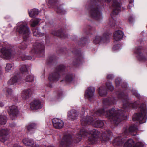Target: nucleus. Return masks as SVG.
<instances>
[{
    "mask_svg": "<svg viewBox=\"0 0 147 147\" xmlns=\"http://www.w3.org/2000/svg\"><path fill=\"white\" fill-rule=\"evenodd\" d=\"M113 108L111 110L107 111L106 108L99 109L95 113L94 115L98 116L103 115L107 117H109L111 121H113L116 124H117L121 120H123L126 118V116L124 115V112L121 110H119L114 111Z\"/></svg>",
    "mask_w": 147,
    "mask_h": 147,
    "instance_id": "nucleus-1",
    "label": "nucleus"
},
{
    "mask_svg": "<svg viewBox=\"0 0 147 147\" xmlns=\"http://www.w3.org/2000/svg\"><path fill=\"white\" fill-rule=\"evenodd\" d=\"M81 121L82 124L83 125L87 124H91L94 127L100 128L104 125L102 121L96 119H94L92 117L90 116H88L85 118H82Z\"/></svg>",
    "mask_w": 147,
    "mask_h": 147,
    "instance_id": "nucleus-2",
    "label": "nucleus"
},
{
    "mask_svg": "<svg viewBox=\"0 0 147 147\" xmlns=\"http://www.w3.org/2000/svg\"><path fill=\"white\" fill-rule=\"evenodd\" d=\"M121 4L117 0L113 1V11L111 15L112 18L110 19L108 22L109 24L111 27H113L115 25V19H114L113 17H114V15H117L121 11Z\"/></svg>",
    "mask_w": 147,
    "mask_h": 147,
    "instance_id": "nucleus-3",
    "label": "nucleus"
},
{
    "mask_svg": "<svg viewBox=\"0 0 147 147\" xmlns=\"http://www.w3.org/2000/svg\"><path fill=\"white\" fill-rule=\"evenodd\" d=\"M146 110L144 108L141 107L138 109V113L135 114L132 119L134 121H139L140 123H145L147 119Z\"/></svg>",
    "mask_w": 147,
    "mask_h": 147,
    "instance_id": "nucleus-4",
    "label": "nucleus"
},
{
    "mask_svg": "<svg viewBox=\"0 0 147 147\" xmlns=\"http://www.w3.org/2000/svg\"><path fill=\"white\" fill-rule=\"evenodd\" d=\"M17 30L20 34L23 35L24 40L29 37L30 33L29 28L27 24L22 22L18 24Z\"/></svg>",
    "mask_w": 147,
    "mask_h": 147,
    "instance_id": "nucleus-5",
    "label": "nucleus"
},
{
    "mask_svg": "<svg viewBox=\"0 0 147 147\" xmlns=\"http://www.w3.org/2000/svg\"><path fill=\"white\" fill-rule=\"evenodd\" d=\"M86 7L90 11V13L92 18L97 20L102 18V13L98 8L96 4L91 6L89 8L87 6Z\"/></svg>",
    "mask_w": 147,
    "mask_h": 147,
    "instance_id": "nucleus-6",
    "label": "nucleus"
},
{
    "mask_svg": "<svg viewBox=\"0 0 147 147\" xmlns=\"http://www.w3.org/2000/svg\"><path fill=\"white\" fill-rule=\"evenodd\" d=\"M28 66L25 65H21V71L23 74V76L25 81L26 82H32L34 80L33 75L29 74L28 70Z\"/></svg>",
    "mask_w": 147,
    "mask_h": 147,
    "instance_id": "nucleus-7",
    "label": "nucleus"
},
{
    "mask_svg": "<svg viewBox=\"0 0 147 147\" xmlns=\"http://www.w3.org/2000/svg\"><path fill=\"white\" fill-rule=\"evenodd\" d=\"M44 51L45 46L43 43L36 42L33 44V49L31 51V53L32 54H37L44 53Z\"/></svg>",
    "mask_w": 147,
    "mask_h": 147,
    "instance_id": "nucleus-8",
    "label": "nucleus"
},
{
    "mask_svg": "<svg viewBox=\"0 0 147 147\" xmlns=\"http://www.w3.org/2000/svg\"><path fill=\"white\" fill-rule=\"evenodd\" d=\"M90 134L92 136L88 139L89 141L92 144H96L97 138L100 134V132L97 129H94L90 131Z\"/></svg>",
    "mask_w": 147,
    "mask_h": 147,
    "instance_id": "nucleus-9",
    "label": "nucleus"
},
{
    "mask_svg": "<svg viewBox=\"0 0 147 147\" xmlns=\"http://www.w3.org/2000/svg\"><path fill=\"white\" fill-rule=\"evenodd\" d=\"M7 111L11 118L13 119L18 113V108L15 105L10 106L7 109Z\"/></svg>",
    "mask_w": 147,
    "mask_h": 147,
    "instance_id": "nucleus-10",
    "label": "nucleus"
},
{
    "mask_svg": "<svg viewBox=\"0 0 147 147\" xmlns=\"http://www.w3.org/2000/svg\"><path fill=\"white\" fill-rule=\"evenodd\" d=\"M64 69V67L63 65L60 66L58 68V72L52 75H50L49 77V79L51 81H56L59 80V73L63 71Z\"/></svg>",
    "mask_w": 147,
    "mask_h": 147,
    "instance_id": "nucleus-11",
    "label": "nucleus"
},
{
    "mask_svg": "<svg viewBox=\"0 0 147 147\" xmlns=\"http://www.w3.org/2000/svg\"><path fill=\"white\" fill-rule=\"evenodd\" d=\"M100 139L102 142L104 143L109 140L111 138L112 134L110 130L106 131L101 133Z\"/></svg>",
    "mask_w": 147,
    "mask_h": 147,
    "instance_id": "nucleus-12",
    "label": "nucleus"
},
{
    "mask_svg": "<svg viewBox=\"0 0 147 147\" xmlns=\"http://www.w3.org/2000/svg\"><path fill=\"white\" fill-rule=\"evenodd\" d=\"M72 140L70 135L65 136L60 143V147H64L65 146H70L69 144L72 141Z\"/></svg>",
    "mask_w": 147,
    "mask_h": 147,
    "instance_id": "nucleus-13",
    "label": "nucleus"
},
{
    "mask_svg": "<svg viewBox=\"0 0 147 147\" xmlns=\"http://www.w3.org/2000/svg\"><path fill=\"white\" fill-rule=\"evenodd\" d=\"M109 35L107 34L105 36H104L103 38H101L100 36H97L94 39L93 42L95 44H99L101 41L103 40L105 42L106 41H109Z\"/></svg>",
    "mask_w": 147,
    "mask_h": 147,
    "instance_id": "nucleus-14",
    "label": "nucleus"
},
{
    "mask_svg": "<svg viewBox=\"0 0 147 147\" xmlns=\"http://www.w3.org/2000/svg\"><path fill=\"white\" fill-rule=\"evenodd\" d=\"M53 125L55 128L61 129L64 126V123L61 120L57 118L53 119L52 120Z\"/></svg>",
    "mask_w": 147,
    "mask_h": 147,
    "instance_id": "nucleus-15",
    "label": "nucleus"
},
{
    "mask_svg": "<svg viewBox=\"0 0 147 147\" xmlns=\"http://www.w3.org/2000/svg\"><path fill=\"white\" fill-rule=\"evenodd\" d=\"M95 88L92 87H89L85 92V96L86 98L90 99L94 95Z\"/></svg>",
    "mask_w": 147,
    "mask_h": 147,
    "instance_id": "nucleus-16",
    "label": "nucleus"
},
{
    "mask_svg": "<svg viewBox=\"0 0 147 147\" xmlns=\"http://www.w3.org/2000/svg\"><path fill=\"white\" fill-rule=\"evenodd\" d=\"M124 34L123 32L121 30L116 31L113 34V39L116 41H119L122 38Z\"/></svg>",
    "mask_w": 147,
    "mask_h": 147,
    "instance_id": "nucleus-17",
    "label": "nucleus"
},
{
    "mask_svg": "<svg viewBox=\"0 0 147 147\" xmlns=\"http://www.w3.org/2000/svg\"><path fill=\"white\" fill-rule=\"evenodd\" d=\"M0 136L2 141L7 140L9 137L8 130L5 129H2L0 131Z\"/></svg>",
    "mask_w": 147,
    "mask_h": 147,
    "instance_id": "nucleus-18",
    "label": "nucleus"
},
{
    "mask_svg": "<svg viewBox=\"0 0 147 147\" xmlns=\"http://www.w3.org/2000/svg\"><path fill=\"white\" fill-rule=\"evenodd\" d=\"M42 105L40 102L38 100H35L30 104V108L32 110H37L41 109Z\"/></svg>",
    "mask_w": 147,
    "mask_h": 147,
    "instance_id": "nucleus-19",
    "label": "nucleus"
},
{
    "mask_svg": "<svg viewBox=\"0 0 147 147\" xmlns=\"http://www.w3.org/2000/svg\"><path fill=\"white\" fill-rule=\"evenodd\" d=\"M32 93L30 89L25 90L23 91L21 94V97L24 99H28Z\"/></svg>",
    "mask_w": 147,
    "mask_h": 147,
    "instance_id": "nucleus-20",
    "label": "nucleus"
},
{
    "mask_svg": "<svg viewBox=\"0 0 147 147\" xmlns=\"http://www.w3.org/2000/svg\"><path fill=\"white\" fill-rule=\"evenodd\" d=\"M87 133L85 131L84 129L81 130L80 132V134H78L76 136V140L74 141V142L77 143L80 142L81 140L82 137L87 136Z\"/></svg>",
    "mask_w": 147,
    "mask_h": 147,
    "instance_id": "nucleus-21",
    "label": "nucleus"
},
{
    "mask_svg": "<svg viewBox=\"0 0 147 147\" xmlns=\"http://www.w3.org/2000/svg\"><path fill=\"white\" fill-rule=\"evenodd\" d=\"M78 115V113L75 110H73L69 111L67 114L68 119L71 120H73L76 119Z\"/></svg>",
    "mask_w": 147,
    "mask_h": 147,
    "instance_id": "nucleus-22",
    "label": "nucleus"
},
{
    "mask_svg": "<svg viewBox=\"0 0 147 147\" xmlns=\"http://www.w3.org/2000/svg\"><path fill=\"white\" fill-rule=\"evenodd\" d=\"M123 107L124 109H125L127 107V106H129V107H131L135 109L137 107V105L138 104V103H137V102H136L133 104H130L127 100H126L125 101H123Z\"/></svg>",
    "mask_w": 147,
    "mask_h": 147,
    "instance_id": "nucleus-23",
    "label": "nucleus"
},
{
    "mask_svg": "<svg viewBox=\"0 0 147 147\" xmlns=\"http://www.w3.org/2000/svg\"><path fill=\"white\" fill-rule=\"evenodd\" d=\"M23 143L27 146H32L34 144V141L33 139L29 138H24L22 140Z\"/></svg>",
    "mask_w": 147,
    "mask_h": 147,
    "instance_id": "nucleus-24",
    "label": "nucleus"
},
{
    "mask_svg": "<svg viewBox=\"0 0 147 147\" xmlns=\"http://www.w3.org/2000/svg\"><path fill=\"white\" fill-rule=\"evenodd\" d=\"M135 54L140 55L147 54V50L142 49L141 47L136 48L134 51Z\"/></svg>",
    "mask_w": 147,
    "mask_h": 147,
    "instance_id": "nucleus-25",
    "label": "nucleus"
},
{
    "mask_svg": "<svg viewBox=\"0 0 147 147\" xmlns=\"http://www.w3.org/2000/svg\"><path fill=\"white\" fill-rule=\"evenodd\" d=\"M123 139H121L120 137H119L115 138L113 142V144L114 145L120 146L123 143Z\"/></svg>",
    "mask_w": 147,
    "mask_h": 147,
    "instance_id": "nucleus-26",
    "label": "nucleus"
},
{
    "mask_svg": "<svg viewBox=\"0 0 147 147\" xmlns=\"http://www.w3.org/2000/svg\"><path fill=\"white\" fill-rule=\"evenodd\" d=\"M98 92L100 95L102 96H105L107 93V90L104 87H102L99 88Z\"/></svg>",
    "mask_w": 147,
    "mask_h": 147,
    "instance_id": "nucleus-27",
    "label": "nucleus"
},
{
    "mask_svg": "<svg viewBox=\"0 0 147 147\" xmlns=\"http://www.w3.org/2000/svg\"><path fill=\"white\" fill-rule=\"evenodd\" d=\"M39 13V11L38 9H34L31 10L29 12V14L30 16L32 18L34 17L37 15Z\"/></svg>",
    "mask_w": 147,
    "mask_h": 147,
    "instance_id": "nucleus-28",
    "label": "nucleus"
},
{
    "mask_svg": "<svg viewBox=\"0 0 147 147\" xmlns=\"http://www.w3.org/2000/svg\"><path fill=\"white\" fill-rule=\"evenodd\" d=\"M22 60H34L35 59V56H19Z\"/></svg>",
    "mask_w": 147,
    "mask_h": 147,
    "instance_id": "nucleus-29",
    "label": "nucleus"
},
{
    "mask_svg": "<svg viewBox=\"0 0 147 147\" xmlns=\"http://www.w3.org/2000/svg\"><path fill=\"white\" fill-rule=\"evenodd\" d=\"M32 31L33 35L34 36L38 37L43 36L45 35L44 34L40 32L39 30L38 29L34 28Z\"/></svg>",
    "mask_w": 147,
    "mask_h": 147,
    "instance_id": "nucleus-30",
    "label": "nucleus"
},
{
    "mask_svg": "<svg viewBox=\"0 0 147 147\" xmlns=\"http://www.w3.org/2000/svg\"><path fill=\"white\" fill-rule=\"evenodd\" d=\"M18 81V78L17 76H14L11 78L8 81V84L9 85H11L14 84L16 83Z\"/></svg>",
    "mask_w": 147,
    "mask_h": 147,
    "instance_id": "nucleus-31",
    "label": "nucleus"
},
{
    "mask_svg": "<svg viewBox=\"0 0 147 147\" xmlns=\"http://www.w3.org/2000/svg\"><path fill=\"white\" fill-rule=\"evenodd\" d=\"M138 130L137 126L136 125H134L130 126L129 129V132L132 135H135L136 134H133V132H136Z\"/></svg>",
    "mask_w": 147,
    "mask_h": 147,
    "instance_id": "nucleus-32",
    "label": "nucleus"
},
{
    "mask_svg": "<svg viewBox=\"0 0 147 147\" xmlns=\"http://www.w3.org/2000/svg\"><path fill=\"white\" fill-rule=\"evenodd\" d=\"M40 20H41L40 19L37 18L32 19L30 22L31 26L32 27L35 26L38 24Z\"/></svg>",
    "mask_w": 147,
    "mask_h": 147,
    "instance_id": "nucleus-33",
    "label": "nucleus"
},
{
    "mask_svg": "<svg viewBox=\"0 0 147 147\" xmlns=\"http://www.w3.org/2000/svg\"><path fill=\"white\" fill-rule=\"evenodd\" d=\"M7 122V117L5 115H0V124L4 125Z\"/></svg>",
    "mask_w": 147,
    "mask_h": 147,
    "instance_id": "nucleus-34",
    "label": "nucleus"
},
{
    "mask_svg": "<svg viewBox=\"0 0 147 147\" xmlns=\"http://www.w3.org/2000/svg\"><path fill=\"white\" fill-rule=\"evenodd\" d=\"M15 54V52L14 49H10L6 51L4 54L2 53L3 55H14Z\"/></svg>",
    "mask_w": 147,
    "mask_h": 147,
    "instance_id": "nucleus-35",
    "label": "nucleus"
},
{
    "mask_svg": "<svg viewBox=\"0 0 147 147\" xmlns=\"http://www.w3.org/2000/svg\"><path fill=\"white\" fill-rule=\"evenodd\" d=\"M88 42L89 41L86 38H84L83 39H82L81 41L78 42V44L81 46H84L87 44Z\"/></svg>",
    "mask_w": 147,
    "mask_h": 147,
    "instance_id": "nucleus-36",
    "label": "nucleus"
},
{
    "mask_svg": "<svg viewBox=\"0 0 147 147\" xmlns=\"http://www.w3.org/2000/svg\"><path fill=\"white\" fill-rule=\"evenodd\" d=\"M114 100V98H112L111 100H108V99H107L103 100V103L104 104H107L108 105L112 103L114 104L115 103V101Z\"/></svg>",
    "mask_w": 147,
    "mask_h": 147,
    "instance_id": "nucleus-37",
    "label": "nucleus"
},
{
    "mask_svg": "<svg viewBox=\"0 0 147 147\" xmlns=\"http://www.w3.org/2000/svg\"><path fill=\"white\" fill-rule=\"evenodd\" d=\"M55 10L58 13H60L62 14H64L66 12V11L63 9L61 7H57L55 8Z\"/></svg>",
    "mask_w": 147,
    "mask_h": 147,
    "instance_id": "nucleus-38",
    "label": "nucleus"
},
{
    "mask_svg": "<svg viewBox=\"0 0 147 147\" xmlns=\"http://www.w3.org/2000/svg\"><path fill=\"white\" fill-rule=\"evenodd\" d=\"M6 95L7 97L10 96L12 95L13 93V91L9 87L6 88Z\"/></svg>",
    "mask_w": 147,
    "mask_h": 147,
    "instance_id": "nucleus-39",
    "label": "nucleus"
},
{
    "mask_svg": "<svg viewBox=\"0 0 147 147\" xmlns=\"http://www.w3.org/2000/svg\"><path fill=\"white\" fill-rule=\"evenodd\" d=\"M121 48V45L120 44H118L116 45H114L113 48L112 50L113 51H116L119 50Z\"/></svg>",
    "mask_w": 147,
    "mask_h": 147,
    "instance_id": "nucleus-40",
    "label": "nucleus"
},
{
    "mask_svg": "<svg viewBox=\"0 0 147 147\" xmlns=\"http://www.w3.org/2000/svg\"><path fill=\"white\" fill-rule=\"evenodd\" d=\"M36 127V124L34 123H31L27 127L28 130L30 131L32 129H35Z\"/></svg>",
    "mask_w": 147,
    "mask_h": 147,
    "instance_id": "nucleus-41",
    "label": "nucleus"
},
{
    "mask_svg": "<svg viewBox=\"0 0 147 147\" xmlns=\"http://www.w3.org/2000/svg\"><path fill=\"white\" fill-rule=\"evenodd\" d=\"M52 34L54 35L62 36V33L60 31L53 30L52 32Z\"/></svg>",
    "mask_w": 147,
    "mask_h": 147,
    "instance_id": "nucleus-42",
    "label": "nucleus"
},
{
    "mask_svg": "<svg viewBox=\"0 0 147 147\" xmlns=\"http://www.w3.org/2000/svg\"><path fill=\"white\" fill-rule=\"evenodd\" d=\"M106 85L108 90L109 91H112L114 90V87L111 83H107Z\"/></svg>",
    "mask_w": 147,
    "mask_h": 147,
    "instance_id": "nucleus-43",
    "label": "nucleus"
},
{
    "mask_svg": "<svg viewBox=\"0 0 147 147\" xmlns=\"http://www.w3.org/2000/svg\"><path fill=\"white\" fill-rule=\"evenodd\" d=\"M1 57L5 60H11L13 58V56H1Z\"/></svg>",
    "mask_w": 147,
    "mask_h": 147,
    "instance_id": "nucleus-44",
    "label": "nucleus"
},
{
    "mask_svg": "<svg viewBox=\"0 0 147 147\" xmlns=\"http://www.w3.org/2000/svg\"><path fill=\"white\" fill-rule=\"evenodd\" d=\"M12 67V65L10 63H7L5 67V71L9 72Z\"/></svg>",
    "mask_w": 147,
    "mask_h": 147,
    "instance_id": "nucleus-45",
    "label": "nucleus"
},
{
    "mask_svg": "<svg viewBox=\"0 0 147 147\" xmlns=\"http://www.w3.org/2000/svg\"><path fill=\"white\" fill-rule=\"evenodd\" d=\"M134 0H129V4L128 6V8L130 9L134 6L133 2H134Z\"/></svg>",
    "mask_w": 147,
    "mask_h": 147,
    "instance_id": "nucleus-46",
    "label": "nucleus"
},
{
    "mask_svg": "<svg viewBox=\"0 0 147 147\" xmlns=\"http://www.w3.org/2000/svg\"><path fill=\"white\" fill-rule=\"evenodd\" d=\"M133 94H134L136 97H139L140 96V95L138 94L136 90H133L132 91Z\"/></svg>",
    "mask_w": 147,
    "mask_h": 147,
    "instance_id": "nucleus-47",
    "label": "nucleus"
},
{
    "mask_svg": "<svg viewBox=\"0 0 147 147\" xmlns=\"http://www.w3.org/2000/svg\"><path fill=\"white\" fill-rule=\"evenodd\" d=\"M50 3H55V0H46Z\"/></svg>",
    "mask_w": 147,
    "mask_h": 147,
    "instance_id": "nucleus-48",
    "label": "nucleus"
},
{
    "mask_svg": "<svg viewBox=\"0 0 147 147\" xmlns=\"http://www.w3.org/2000/svg\"><path fill=\"white\" fill-rule=\"evenodd\" d=\"M113 78V75L109 74L107 76V78L108 79H112Z\"/></svg>",
    "mask_w": 147,
    "mask_h": 147,
    "instance_id": "nucleus-49",
    "label": "nucleus"
},
{
    "mask_svg": "<svg viewBox=\"0 0 147 147\" xmlns=\"http://www.w3.org/2000/svg\"><path fill=\"white\" fill-rule=\"evenodd\" d=\"M134 18L131 16H129V20L130 22H132L134 20Z\"/></svg>",
    "mask_w": 147,
    "mask_h": 147,
    "instance_id": "nucleus-50",
    "label": "nucleus"
},
{
    "mask_svg": "<svg viewBox=\"0 0 147 147\" xmlns=\"http://www.w3.org/2000/svg\"><path fill=\"white\" fill-rule=\"evenodd\" d=\"M115 82L116 83V84L117 86H118L120 84V82L117 79L115 80Z\"/></svg>",
    "mask_w": 147,
    "mask_h": 147,
    "instance_id": "nucleus-51",
    "label": "nucleus"
},
{
    "mask_svg": "<svg viewBox=\"0 0 147 147\" xmlns=\"http://www.w3.org/2000/svg\"><path fill=\"white\" fill-rule=\"evenodd\" d=\"M71 78H69V76H67L66 77L65 80L66 81H69L71 80Z\"/></svg>",
    "mask_w": 147,
    "mask_h": 147,
    "instance_id": "nucleus-52",
    "label": "nucleus"
},
{
    "mask_svg": "<svg viewBox=\"0 0 147 147\" xmlns=\"http://www.w3.org/2000/svg\"><path fill=\"white\" fill-rule=\"evenodd\" d=\"M58 97L57 98H61L62 97V94L61 92L59 94H58Z\"/></svg>",
    "mask_w": 147,
    "mask_h": 147,
    "instance_id": "nucleus-53",
    "label": "nucleus"
},
{
    "mask_svg": "<svg viewBox=\"0 0 147 147\" xmlns=\"http://www.w3.org/2000/svg\"><path fill=\"white\" fill-rule=\"evenodd\" d=\"M13 147H20L19 145H18V144H15Z\"/></svg>",
    "mask_w": 147,
    "mask_h": 147,
    "instance_id": "nucleus-54",
    "label": "nucleus"
},
{
    "mask_svg": "<svg viewBox=\"0 0 147 147\" xmlns=\"http://www.w3.org/2000/svg\"><path fill=\"white\" fill-rule=\"evenodd\" d=\"M4 106V104L2 102L0 103V106L1 107H2Z\"/></svg>",
    "mask_w": 147,
    "mask_h": 147,
    "instance_id": "nucleus-55",
    "label": "nucleus"
},
{
    "mask_svg": "<svg viewBox=\"0 0 147 147\" xmlns=\"http://www.w3.org/2000/svg\"><path fill=\"white\" fill-rule=\"evenodd\" d=\"M105 2H107V3H109L110 2V1H111V0H105Z\"/></svg>",
    "mask_w": 147,
    "mask_h": 147,
    "instance_id": "nucleus-56",
    "label": "nucleus"
},
{
    "mask_svg": "<svg viewBox=\"0 0 147 147\" xmlns=\"http://www.w3.org/2000/svg\"><path fill=\"white\" fill-rule=\"evenodd\" d=\"M140 56H140H137V58H141L142 57V56Z\"/></svg>",
    "mask_w": 147,
    "mask_h": 147,
    "instance_id": "nucleus-57",
    "label": "nucleus"
},
{
    "mask_svg": "<svg viewBox=\"0 0 147 147\" xmlns=\"http://www.w3.org/2000/svg\"><path fill=\"white\" fill-rule=\"evenodd\" d=\"M39 147L37 145H36L34 147Z\"/></svg>",
    "mask_w": 147,
    "mask_h": 147,
    "instance_id": "nucleus-58",
    "label": "nucleus"
},
{
    "mask_svg": "<svg viewBox=\"0 0 147 147\" xmlns=\"http://www.w3.org/2000/svg\"><path fill=\"white\" fill-rule=\"evenodd\" d=\"M21 47V49H24L25 48H22V47Z\"/></svg>",
    "mask_w": 147,
    "mask_h": 147,
    "instance_id": "nucleus-59",
    "label": "nucleus"
},
{
    "mask_svg": "<svg viewBox=\"0 0 147 147\" xmlns=\"http://www.w3.org/2000/svg\"><path fill=\"white\" fill-rule=\"evenodd\" d=\"M89 28H88L89 29H91V28H90V27H91V26H89Z\"/></svg>",
    "mask_w": 147,
    "mask_h": 147,
    "instance_id": "nucleus-60",
    "label": "nucleus"
},
{
    "mask_svg": "<svg viewBox=\"0 0 147 147\" xmlns=\"http://www.w3.org/2000/svg\"><path fill=\"white\" fill-rule=\"evenodd\" d=\"M1 70L0 69V73H1Z\"/></svg>",
    "mask_w": 147,
    "mask_h": 147,
    "instance_id": "nucleus-61",
    "label": "nucleus"
},
{
    "mask_svg": "<svg viewBox=\"0 0 147 147\" xmlns=\"http://www.w3.org/2000/svg\"><path fill=\"white\" fill-rule=\"evenodd\" d=\"M10 125L11 127H12V124L11 125Z\"/></svg>",
    "mask_w": 147,
    "mask_h": 147,
    "instance_id": "nucleus-62",
    "label": "nucleus"
},
{
    "mask_svg": "<svg viewBox=\"0 0 147 147\" xmlns=\"http://www.w3.org/2000/svg\"><path fill=\"white\" fill-rule=\"evenodd\" d=\"M2 51H3V50H1V52H2Z\"/></svg>",
    "mask_w": 147,
    "mask_h": 147,
    "instance_id": "nucleus-63",
    "label": "nucleus"
},
{
    "mask_svg": "<svg viewBox=\"0 0 147 147\" xmlns=\"http://www.w3.org/2000/svg\"><path fill=\"white\" fill-rule=\"evenodd\" d=\"M139 60H141L140 59H139Z\"/></svg>",
    "mask_w": 147,
    "mask_h": 147,
    "instance_id": "nucleus-64",
    "label": "nucleus"
}]
</instances>
